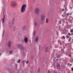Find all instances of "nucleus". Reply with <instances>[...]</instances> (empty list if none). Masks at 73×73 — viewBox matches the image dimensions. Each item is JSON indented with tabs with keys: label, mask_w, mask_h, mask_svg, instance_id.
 Here are the masks:
<instances>
[{
	"label": "nucleus",
	"mask_w": 73,
	"mask_h": 73,
	"mask_svg": "<svg viewBox=\"0 0 73 73\" xmlns=\"http://www.w3.org/2000/svg\"><path fill=\"white\" fill-rule=\"evenodd\" d=\"M24 41L25 43H27V42L28 41V37H27L25 38L24 40Z\"/></svg>",
	"instance_id": "nucleus-8"
},
{
	"label": "nucleus",
	"mask_w": 73,
	"mask_h": 73,
	"mask_svg": "<svg viewBox=\"0 0 73 73\" xmlns=\"http://www.w3.org/2000/svg\"><path fill=\"white\" fill-rule=\"evenodd\" d=\"M25 62H27V61L25 60Z\"/></svg>",
	"instance_id": "nucleus-52"
},
{
	"label": "nucleus",
	"mask_w": 73,
	"mask_h": 73,
	"mask_svg": "<svg viewBox=\"0 0 73 73\" xmlns=\"http://www.w3.org/2000/svg\"><path fill=\"white\" fill-rule=\"evenodd\" d=\"M62 44L60 43V45H61Z\"/></svg>",
	"instance_id": "nucleus-47"
},
{
	"label": "nucleus",
	"mask_w": 73,
	"mask_h": 73,
	"mask_svg": "<svg viewBox=\"0 0 73 73\" xmlns=\"http://www.w3.org/2000/svg\"><path fill=\"white\" fill-rule=\"evenodd\" d=\"M70 13H71L70 14V13H69L68 14H69V15H72V12H70Z\"/></svg>",
	"instance_id": "nucleus-33"
},
{
	"label": "nucleus",
	"mask_w": 73,
	"mask_h": 73,
	"mask_svg": "<svg viewBox=\"0 0 73 73\" xmlns=\"http://www.w3.org/2000/svg\"><path fill=\"white\" fill-rule=\"evenodd\" d=\"M48 47H46V50H45V52H48Z\"/></svg>",
	"instance_id": "nucleus-12"
},
{
	"label": "nucleus",
	"mask_w": 73,
	"mask_h": 73,
	"mask_svg": "<svg viewBox=\"0 0 73 73\" xmlns=\"http://www.w3.org/2000/svg\"><path fill=\"white\" fill-rule=\"evenodd\" d=\"M70 38H69V40H68V41L69 42H70Z\"/></svg>",
	"instance_id": "nucleus-35"
},
{
	"label": "nucleus",
	"mask_w": 73,
	"mask_h": 73,
	"mask_svg": "<svg viewBox=\"0 0 73 73\" xmlns=\"http://www.w3.org/2000/svg\"><path fill=\"white\" fill-rule=\"evenodd\" d=\"M26 28H27V26H24L23 27V31H24V30H25V29H26Z\"/></svg>",
	"instance_id": "nucleus-9"
},
{
	"label": "nucleus",
	"mask_w": 73,
	"mask_h": 73,
	"mask_svg": "<svg viewBox=\"0 0 73 73\" xmlns=\"http://www.w3.org/2000/svg\"><path fill=\"white\" fill-rule=\"evenodd\" d=\"M69 56H70V57H71V55H69Z\"/></svg>",
	"instance_id": "nucleus-41"
},
{
	"label": "nucleus",
	"mask_w": 73,
	"mask_h": 73,
	"mask_svg": "<svg viewBox=\"0 0 73 73\" xmlns=\"http://www.w3.org/2000/svg\"><path fill=\"white\" fill-rule=\"evenodd\" d=\"M70 66H72V64H70Z\"/></svg>",
	"instance_id": "nucleus-44"
},
{
	"label": "nucleus",
	"mask_w": 73,
	"mask_h": 73,
	"mask_svg": "<svg viewBox=\"0 0 73 73\" xmlns=\"http://www.w3.org/2000/svg\"><path fill=\"white\" fill-rule=\"evenodd\" d=\"M25 62V61H24V60H23V61L22 63H23V64H24Z\"/></svg>",
	"instance_id": "nucleus-32"
},
{
	"label": "nucleus",
	"mask_w": 73,
	"mask_h": 73,
	"mask_svg": "<svg viewBox=\"0 0 73 73\" xmlns=\"http://www.w3.org/2000/svg\"><path fill=\"white\" fill-rule=\"evenodd\" d=\"M40 72V69H39L38 70V72Z\"/></svg>",
	"instance_id": "nucleus-39"
},
{
	"label": "nucleus",
	"mask_w": 73,
	"mask_h": 73,
	"mask_svg": "<svg viewBox=\"0 0 73 73\" xmlns=\"http://www.w3.org/2000/svg\"><path fill=\"white\" fill-rule=\"evenodd\" d=\"M56 73H57V72H56Z\"/></svg>",
	"instance_id": "nucleus-53"
},
{
	"label": "nucleus",
	"mask_w": 73,
	"mask_h": 73,
	"mask_svg": "<svg viewBox=\"0 0 73 73\" xmlns=\"http://www.w3.org/2000/svg\"><path fill=\"white\" fill-rule=\"evenodd\" d=\"M68 35H69V36H71V34H70V33H68Z\"/></svg>",
	"instance_id": "nucleus-34"
},
{
	"label": "nucleus",
	"mask_w": 73,
	"mask_h": 73,
	"mask_svg": "<svg viewBox=\"0 0 73 73\" xmlns=\"http://www.w3.org/2000/svg\"><path fill=\"white\" fill-rule=\"evenodd\" d=\"M70 9H72V7H71L70 6Z\"/></svg>",
	"instance_id": "nucleus-31"
},
{
	"label": "nucleus",
	"mask_w": 73,
	"mask_h": 73,
	"mask_svg": "<svg viewBox=\"0 0 73 73\" xmlns=\"http://www.w3.org/2000/svg\"><path fill=\"white\" fill-rule=\"evenodd\" d=\"M41 20H42V21H43L44 20V19H45V14H42L41 15Z\"/></svg>",
	"instance_id": "nucleus-4"
},
{
	"label": "nucleus",
	"mask_w": 73,
	"mask_h": 73,
	"mask_svg": "<svg viewBox=\"0 0 73 73\" xmlns=\"http://www.w3.org/2000/svg\"><path fill=\"white\" fill-rule=\"evenodd\" d=\"M60 21H58L59 23H60Z\"/></svg>",
	"instance_id": "nucleus-46"
},
{
	"label": "nucleus",
	"mask_w": 73,
	"mask_h": 73,
	"mask_svg": "<svg viewBox=\"0 0 73 73\" xmlns=\"http://www.w3.org/2000/svg\"><path fill=\"white\" fill-rule=\"evenodd\" d=\"M1 56V54H0V56Z\"/></svg>",
	"instance_id": "nucleus-49"
},
{
	"label": "nucleus",
	"mask_w": 73,
	"mask_h": 73,
	"mask_svg": "<svg viewBox=\"0 0 73 73\" xmlns=\"http://www.w3.org/2000/svg\"><path fill=\"white\" fill-rule=\"evenodd\" d=\"M70 32H71V33H72V32H73V30L72 29L71 30Z\"/></svg>",
	"instance_id": "nucleus-30"
},
{
	"label": "nucleus",
	"mask_w": 73,
	"mask_h": 73,
	"mask_svg": "<svg viewBox=\"0 0 73 73\" xmlns=\"http://www.w3.org/2000/svg\"><path fill=\"white\" fill-rule=\"evenodd\" d=\"M65 46H67V44H65Z\"/></svg>",
	"instance_id": "nucleus-40"
},
{
	"label": "nucleus",
	"mask_w": 73,
	"mask_h": 73,
	"mask_svg": "<svg viewBox=\"0 0 73 73\" xmlns=\"http://www.w3.org/2000/svg\"><path fill=\"white\" fill-rule=\"evenodd\" d=\"M11 6L13 8L16 7L17 5H16V2L15 1H13L11 3Z\"/></svg>",
	"instance_id": "nucleus-2"
},
{
	"label": "nucleus",
	"mask_w": 73,
	"mask_h": 73,
	"mask_svg": "<svg viewBox=\"0 0 73 73\" xmlns=\"http://www.w3.org/2000/svg\"><path fill=\"white\" fill-rule=\"evenodd\" d=\"M61 50L62 52H64V49H63V48L61 49Z\"/></svg>",
	"instance_id": "nucleus-25"
},
{
	"label": "nucleus",
	"mask_w": 73,
	"mask_h": 73,
	"mask_svg": "<svg viewBox=\"0 0 73 73\" xmlns=\"http://www.w3.org/2000/svg\"><path fill=\"white\" fill-rule=\"evenodd\" d=\"M27 8V5L26 4H24L22 5L21 8V12L22 13H23L25 11V8Z\"/></svg>",
	"instance_id": "nucleus-1"
},
{
	"label": "nucleus",
	"mask_w": 73,
	"mask_h": 73,
	"mask_svg": "<svg viewBox=\"0 0 73 73\" xmlns=\"http://www.w3.org/2000/svg\"><path fill=\"white\" fill-rule=\"evenodd\" d=\"M21 41L23 43V42H24V39H22L21 40Z\"/></svg>",
	"instance_id": "nucleus-23"
},
{
	"label": "nucleus",
	"mask_w": 73,
	"mask_h": 73,
	"mask_svg": "<svg viewBox=\"0 0 73 73\" xmlns=\"http://www.w3.org/2000/svg\"><path fill=\"white\" fill-rule=\"evenodd\" d=\"M59 49H60V48H62V47H59Z\"/></svg>",
	"instance_id": "nucleus-45"
},
{
	"label": "nucleus",
	"mask_w": 73,
	"mask_h": 73,
	"mask_svg": "<svg viewBox=\"0 0 73 73\" xmlns=\"http://www.w3.org/2000/svg\"><path fill=\"white\" fill-rule=\"evenodd\" d=\"M17 62L18 63H20V59H19V60L17 61Z\"/></svg>",
	"instance_id": "nucleus-20"
},
{
	"label": "nucleus",
	"mask_w": 73,
	"mask_h": 73,
	"mask_svg": "<svg viewBox=\"0 0 73 73\" xmlns=\"http://www.w3.org/2000/svg\"><path fill=\"white\" fill-rule=\"evenodd\" d=\"M64 11H65V9H62V12H64Z\"/></svg>",
	"instance_id": "nucleus-24"
},
{
	"label": "nucleus",
	"mask_w": 73,
	"mask_h": 73,
	"mask_svg": "<svg viewBox=\"0 0 73 73\" xmlns=\"http://www.w3.org/2000/svg\"><path fill=\"white\" fill-rule=\"evenodd\" d=\"M68 65H69L70 64H69V63H68Z\"/></svg>",
	"instance_id": "nucleus-54"
},
{
	"label": "nucleus",
	"mask_w": 73,
	"mask_h": 73,
	"mask_svg": "<svg viewBox=\"0 0 73 73\" xmlns=\"http://www.w3.org/2000/svg\"><path fill=\"white\" fill-rule=\"evenodd\" d=\"M64 1H65V0H64Z\"/></svg>",
	"instance_id": "nucleus-57"
},
{
	"label": "nucleus",
	"mask_w": 73,
	"mask_h": 73,
	"mask_svg": "<svg viewBox=\"0 0 73 73\" xmlns=\"http://www.w3.org/2000/svg\"><path fill=\"white\" fill-rule=\"evenodd\" d=\"M5 32V31L4 30H3V33H2V37H3V36H4V32Z\"/></svg>",
	"instance_id": "nucleus-14"
},
{
	"label": "nucleus",
	"mask_w": 73,
	"mask_h": 73,
	"mask_svg": "<svg viewBox=\"0 0 73 73\" xmlns=\"http://www.w3.org/2000/svg\"><path fill=\"white\" fill-rule=\"evenodd\" d=\"M64 33V34H65V33Z\"/></svg>",
	"instance_id": "nucleus-56"
},
{
	"label": "nucleus",
	"mask_w": 73,
	"mask_h": 73,
	"mask_svg": "<svg viewBox=\"0 0 73 73\" xmlns=\"http://www.w3.org/2000/svg\"><path fill=\"white\" fill-rule=\"evenodd\" d=\"M51 67H52H52H53V66H51Z\"/></svg>",
	"instance_id": "nucleus-50"
},
{
	"label": "nucleus",
	"mask_w": 73,
	"mask_h": 73,
	"mask_svg": "<svg viewBox=\"0 0 73 73\" xmlns=\"http://www.w3.org/2000/svg\"><path fill=\"white\" fill-rule=\"evenodd\" d=\"M11 41H9L7 44V45L8 46H11Z\"/></svg>",
	"instance_id": "nucleus-7"
},
{
	"label": "nucleus",
	"mask_w": 73,
	"mask_h": 73,
	"mask_svg": "<svg viewBox=\"0 0 73 73\" xmlns=\"http://www.w3.org/2000/svg\"><path fill=\"white\" fill-rule=\"evenodd\" d=\"M5 15L4 14L3 16L2 19V23H4V22H5Z\"/></svg>",
	"instance_id": "nucleus-5"
},
{
	"label": "nucleus",
	"mask_w": 73,
	"mask_h": 73,
	"mask_svg": "<svg viewBox=\"0 0 73 73\" xmlns=\"http://www.w3.org/2000/svg\"><path fill=\"white\" fill-rule=\"evenodd\" d=\"M40 12V9L38 8H36L35 9V12L36 14H38Z\"/></svg>",
	"instance_id": "nucleus-3"
},
{
	"label": "nucleus",
	"mask_w": 73,
	"mask_h": 73,
	"mask_svg": "<svg viewBox=\"0 0 73 73\" xmlns=\"http://www.w3.org/2000/svg\"><path fill=\"white\" fill-rule=\"evenodd\" d=\"M48 73H50V72H49V70H48Z\"/></svg>",
	"instance_id": "nucleus-37"
},
{
	"label": "nucleus",
	"mask_w": 73,
	"mask_h": 73,
	"mask_svg": "<svg viewBox=\"0 0 73 73\" xmlns=\"http://www.w3.org/2000/svg\"><path fill=\"white\" fill-rule=\"evenodd\" d=\"M13 50H11V51H10V54H12V53H13Z\"/></svg>",
	"instance_id": "nucleus-19"
},
{
	"label": "nucleus",
	"mask_w": 73,
	"mask_h": 73,
	"mask_svg": "<svg viewBox=\"0 0 73 73\" xmlns=\"http://www.w3.org/2000/svg\"><path fill=\"white\" fill-rule=\"evenodd\" d=\"M46 23H48V18L46 19Z\"/></svg>",
	"instance_id": "nucleus-21"
},
{
	"label": "nucleus",
	"mask_w": 73,
	"mask_h": 73,
	"mask_svg": "<svg viewBox=\"0 0 73 73\" xmlns=\"http://www.w3.org/2000/svg\"><path fill=\"white\" fill-rule=\"evenodd\" d=\"M28 60H27V62H26V64H28Z\"/></svg>",
	"instance_id": "nucleus-36"
},
{
	"label": "nucleus",
	"mask_w": 73,
	"mask_h": 73,
	"mask_svg": "<svg viewBox=\"0 0 73 73\" xmlns=\"http://www.w3.org/2000/svg\"><path fill=\"white\" fill-rule=\"evenodd\" d=\"M34 25L35 27H36V26H37V23L36 22H34Z\"/></svg>",
	"instance_id": "nucleus-16"
},
{
	"label": "nucleus",
	"mask_w": 73,
	"mask_h": 73,
	"mask_svg": "<svg viewBox=\"0 0 73 73\" xmlns=\"http://www.w3.org/2000/svg\"><path fill=\"white\" fill-rule=\"evenodd\" d=\"M18 47L20 48V49L21 50H24V47L23 46H21L20 45H19L18 46Z\"/></svg>",
	"instance_id": "nucleus-6"
},
{
	"label": "nucleus",
	"mask_w": 73,
	"mask_h": 73,
	"mask_svg": "<svg viewBox=\"0 0 73 73\" xmlns=\"http://www.w3.org/2000/svg\"><path fill=\"white\" fill-rule=\"evenodd\" d=\"M36 34V31L34 30L33 32V36H35V35Z\"/></svg>",
	"instance_id": "nucleus-18"
},
{
	"label": "nucleus",
	"mask_w": 73,
	"mask_h": 73,
	"mask_svg": "<svg viewBox=\"0 0 73 73\" xmlns=\"http://www.w3.org/2000/svg\"><path fill=\"white\" fill-rule=\"evenodd\" d=\"M15 69H17V64H15Z\"/></svg>",
	"instance_id": "nucleus-27"
},
{
	"label": "nucleus",
	"mask_w": 73,
	"mask_h": 73,
	"mask_svg": "<svg viewBox=\"0 0 73 73\" xmlns=\"http://www.w3.org/2000/svg\"><path fill=\"white\" fill-rule=\"evenodd\" d=\"M72 71H73V68H72Z\"/></svg>",
	"instance_id": "nucleus-42"
},
{
	"label": "nucleus",
	"mask_w": 73,
	"mask_h": 73,
	"mask_svg": "<svg viewBox=\"0 0 73 73\" xmlns=\"http://www.w3.org/2000/svg\"><path fill=\"white\" fill-rule=\"evenodd\" d=\"M66 38H69V36H68V35H67Z\"/></svg>",
	"instance_id": "nucleus-26"
},
{
	"label": "nucleus",
	"mask_w": 73,
	"mask_h": 73,
	"mask_svg": "<svg viewBox=\"0 0 73 73\" xmlns=\"http://www.w3.org/2000/svg\"><path fill=\"white\" fill-rule=\"evenodd\" d=\"M15 18H13V19L12 22V24L13 25V24H14V22H15Z\"/></svg>",
	"instance_id": "nucleus-10"
},
{
	"label": "nucleus",
	"mask_w": 73,
	"mask_h": 73,
	"mask_svg": "<svg viewBox=\"0 0 73 73\" xmlns=\"http://www.w3.org/2000/svg\"><path fill=\"white\" fill-rule=\"evenodd\" d=\"M38 40V37H36L35 39V42H37V41Z\"/></svg>",
	"instance_id": "nucleus-11"
},
{
	"label": "nucleus",
	"mask_w": 73,
	"mask_h": 73,
	"mask_svg": "<svg viewBox=\"0 0 73 73\" xmlns=\"http://www.w3.org/2000/svg\"><path fill=\"white\" fill-rule=\"evenodd\" d=\"M55 67V66H54V68Z\"/></svg>",
	"instance_id": "nucleus-55"
},
{
	"label": "nucleus",
	"mask_w": 73,
	"mask_h": 73,
	"mask_svg": "<svg viewBox=\"0 0 73 73\" xmlns=\"http://www.w3.org/2000/svg\"><path fill=\"white\" fill-rule=\"evenodd\" d=\"M60 24H61V22H60Z\"/></svg>",
	"instance_id": "nucleus-43"
},
{
	"label": "nucleus",
	"mask_w": 73,
	"mask_h": 73,
	"mask_svg": "<svg viewBox=\"0 0 73 73\" xmlns=\"http://www.w3.org/2000/svg\"><path fill=\"white\" fill-rule=\"evenodd\" d=\"M57 69H59L60 68V65L58 64V65L57 66Z\"/></svg>",
	"instance_id": "nucleus-15"
},
{
	"label": "nucleus",
	"mask_w": 73,
	"mask_h": 73,
	"mask_svg": "<svg viewBox=\"0 0 73 73\" xmlns=\"http://www.w3.org/2000/svg\"><path fill=\"white\" fill-rule=\"evenodd\" d=\"M64 38L63 39L64 40H65V36H62L61 38Z\"/></svg>",
	"instance_id": "nucleus-22"
},
{
	"label": "nucleus",
	"mask_w": 73,
	"mask_h": 73,
	"mask_svg": "<svg viewBox=\"0 0 73 73\" xmlns=\"http://www.w3.org/2000/svg\"><path fill=\"white\" fill-rule=\"evenodd\" d=\"M65 9L66 11H68V9H67V7H65Z\"/></svg>",
	"instance_id": "nucleus-28"
},
{
	"label": "nucleus",
	"mask_w": 73,
	"mask_h": 73,
	"mask_svg": "<svg viewBox=\"0 0 73 73\" xmlns=\"http://www.w3.org/2000/svg\"><path fill=\"white\" fill-rule=\"evenodd\" d=\"M62 17H65V15H62Z\"/></svg>",
	"instance_id": "nucleus-29"
},
{
	"label": "nucleus",
	"mask_w": 73,
	"mask_h": 73,
	"mask_svg": "<svg viewBox=\"0 0 73 73\" xmlns=\"http://www.w3.org/2000/svg\"><path fill=\"white\" fill-rule=\"evenodd\" d=\"M16 31V27L14 26L13 27V31Z\"/></svg>",
	"instance_id": "nucleus-13"
},
{
	"label": "nucleus",
	"mask_w": 73,
	"mask_h": 73,
	"mask_svg": "<svg viewBox=\"0 0 73 73\" xmlns=\"http://www.w3.org/2000/svg\"><path fill=\"white\" fill-rule=\"evenodd\" d=\"M67 16H69V13H67Z\"/></svg>",
	"instance_id": "nucleus-38"
},
{
	"label": "nucleus",
	"mask_w": 73,
	"mask_h": 73,
	"mask_svg": "<svg viewBox=\"0 0 73 73\" xmlns=\"http://www.w3.org/2000/svg\"><path fill=\"white\" fill-rule=\"evenodd\" d=\"M57 27H58L57 26V27H56V28H57Z\"/></svg>",
	"instance_id": "nucleus-51"
},
{
	"label": "nucleus",
	"mask_w": 73,
	"mask_h": 73,
	"mask_svg": "<svg viewBox=\"0 0 73 73\" xmlns=\"http://www.w3.org/2000/svg\"><path fill=\"white\" fill-rule=\"evenodd\" d=\"M56 58V57H55L54 58Z\"/></svg>",
	"instance_id": "nucleus-48"
},
{
	"label": "nucleus",
	"mask_w": 73,
	"mask_h": 73,
	"mask_svg": "<svg viewBox=\"0 0 73 73\" xmlns=\"http://www.w3.org/2000/svg\"><path fill=\"white\" fill-rule=\"evenodd\" d=\"M68 22H69L70 23H72V19H70L68 21Z\"/></svg>",
	"instance_id": "nucleus-17"
}]
</instances>
